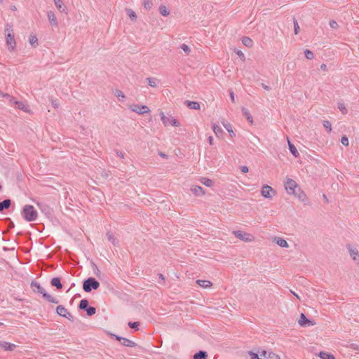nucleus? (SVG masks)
I'll return each mask as SVG.
<instances>
[{
    "label": "nucleus",
    "mask_w": 359,
    "mask_h": 359,
    "mask_svg": "<svg viewBox=\"0 0 359 359\" xmlns=\"http://www.w3.org/2000/svg\"><path fill=\"white\" fill-rule=\"evenodd\" d=\"M55 6L61 13H65L67 11V8L63 5L62 0H53Z\"/></svg>",
    "instance_id": "20"
},
{
    "label": "nucleus",
    "mask_w": 359,
    "mask_h": 359,
    "mask_svg": "<svg viewBox=\"0 0 359 359\" xmlns=\"http://www.w3.org/2000/svg\"><path fill=\"white\" fill-rule=\"evenodd\" d=\"M261 356H264L265 358L268 356L269 352H267L265 350H262L261 352H259Z\"/></svg>",
    "instance_id": "52"
},
{
    "label": "nucleus",
    "mask_w": 359,
    "mask_h": 359,
    "mask_svg": "<svg viewBox=\"0 0 359 359\" xmlns=\"http://www.w3.org/2000/svg\"><path fill=\"white\" fill-rule=\"evenodd\" d=\"M237 55L242 60H245V56L244 55V53L241 51V50H238L237 51Z\"/></svg>",
    "instance_id": "51"
},
{
    "label": "nucleus",
    "mask_w": 359,
    "mask_h": 359,
    "mask_svg": "<svg viewBox=\"0 0 359 359\" xmlns=\"http://www.w3.org/2000/svg\"><path fill=\"white\" fill-rule=\"evenodd\" d=\"M285 188L287 194L294 195L301 201H304L306 199V194L294 180L287 178L285 182Z\"/></svg>",
    "instance_id": "1"
},
{
    "label": "nucleus",
    "mask_w": 359,
    "mask_h": 359,
    "mask_svg": "<svg viewBox=\"0 0 359 359\" xmlns=\"http://www.w3.org/2000/svg\"><path fill=\"white\" fill-rule=\"evenodd\" d=\"M323 124V126L327 129L328 133H330L332 131V124L329 121H324Z\"/></svg>",
    "instance_id": "45"
},
{
    "label": "nucleus",
    "mask_w": 359,
    "mask_h": 359,
    "mask_svg": "<svg viewBox=\"0 0 359 359\" xmlns=\"http://www.w3.org/2000/svg\"><path fill=\"white\" fill-rule=\"evenodd\" d=\"M161 119L163 123L167 126L168 124H171L173 126H179L180 123L176 118H171L167 117L163 112L161 114Z\"/></svg>",
    "instance_id": "6"
},
{
    "label": "nucleus",
    "mask_w": 359,
    "mask_h": 359,
    "mask_svg": "<svg viewBox=\"0 0 359 359\" xmlns=\"http://www.w3.org/2000/svg\"><path fill=\"white\" fill-rule=\"evenodd\" d=\"M241 170L243 173H246L248 172V168L245 165H243L241 167Z\"/></svg>",
    "instance_id": "53"
},
{
    "label": "nucleus",
    "mask_w": 359,
    "mask_h": 359,
    "mask_svg": "<svg viewBox=\"0 0 359 359\" xmlns=\"http://www.w3.org/2000/svg\"><path fill=\"white\" fill-rule=\"evenodd\" d=\"M52 104L55 108H57L59 106L56 100H52Z\"/></svg>",
    "instance_id": "59"
},
{
    "label": "nucleus",
    "mask_w": 359,
    "mask_h": 359,
    "mask_svg": "<svg viewBox=\"0 0 359 359\" xmlns=\"http://www.w3.org/2000/svg\"><path fill=\"white\" fill-rule=\"evenodd\" d=\"M22 215L27 222H34L36 219L38 213L33 205H25L22 208Z\"/></svg>",
    "instance_id": "3"
},
{
    "label": "nucleus",
    "mask_w": 359,
    "mask_h": 359,
    "mask_svg": "<svg viewBox=\"0 0 359 359\" xmlns=\"http://www.w3.org/2000/svg\"><path fill=\"white\" fill-rule=\"evenodd\" d=\"M330 26L332 29H337L338 27H339L337 22L335 20H333L330 21Z\"/></svg>",
    "instance_id": "49"
},
{
    "label": "nucleus",
    "mask_w": 359,
    "mask_h": 359,
    "mask_svg": "<svg viewBox=\"0 0 359 359\" xmlns=\"http://www.w3.org/2000/svg\"><path fill=\"white\" fill-rule=\"evenodd\" d=\"M262 86L263 87V88L266 90H269L271 88L269 86L265 85L264 83H262Z\"/></svg>",
    "instance_id": "60"
},
{
    "label": "nucleus",
    "mask_w": 359,
    "mask_h": 359,
    "mask_svg": "<svg viewBox=\"0 0 359 359\" xmlns=\"http://www.w3.org/2000/svg\"><path fill=\"white\" fill-rule=\"evenodd\" d=\"M318 355L321 359H336L332 354L323 351L320 352Z\"/></svg>",
    "instance_id": "30"
},
{
    "label": "nucleus",
    "mask_w": 359,
    "mask_h": 359,
    "mask_svg": "<svg viewBox=\"0 0 359 359\" xmlns=\"http://www.w3.org/2000/svg\"><path fill=\"white\" fill-rule=\"evenodd\" d=\"M15 104L18 105V108L24 111H28V108H29V106L24 104L23 102H15Z\"/></svg>",
    "instance_id": "35"
},
{
    "label": "nucleus",
    "mask_w": 359,
    "mask_h": 359,
    "mask_svg": "<svg viewBox=\"0 0 359 359\" xmlns=\"http://www.w3.org/2000/svg\"><path fill=\"white\" fill-rule=\"evenodd\" d=\"M338 109L341 111L343 114H346L348 113V110L346 108L343 102H338Z\"/></svg>",
    "instance_id": "39"
},
{
    "label": "nucleus",
    "mask_w": 359,
    "mask_h": 359,
    "mask_svg": "<svg viewBox=\"0 0 359 359\" xmlns=\"http://www.w3.org/2000/svg\"><path fill=\"white\" fill-rule=\"evenodd\" d=\"M130 109L139 114H143L149 111V109L146 105L133 104L130 107Z\"/></svg>",
    "instance_id": "8"
},
{
    "label": "nucleus",
    "mask_w": 359,
    "mask_h": 359,
    "mask_svg": "<svg viewBox=\"0 0 359 359\" xmlns=\"http://www.w3.org/2000/svg\"><path fill=\"white\" fill-rule=\"evenodd\" d=\"M320 69L323 70V71H326L327 70V66L325 64H322L320 65Z\"/></svg>",
    "instance_id": "61"
},
{
    "label": "nucleus",
    "mask_w": 359,
    "mask_h": 359,
    "mask_svg": "<svg viewBox=\"0 0 359 359\" xmlns=\"http://www.w3.org/2000/svg\"><path fill=\"white\" fill-rule=\"evenodd\" d=\"M196 283L202 287L208 288L212 286V283L206 280H198Z\"/></svg>",
    "instance_id": "27"
},
{
    "label": "nucleus",
    "mask_w": 359,
    "mask_h": 359,
    "mask_svg": "<svg viewBox=\"0 0 359 359\" xmlns=\"http://www.w3.org/2000/svg\"><path fill=\"white\" fill-rule=\"evenodd\" d=\"M31 287L32 288L33 292L36 293H39L43 289V287L40 283L36 281H32Z\"/></svg>",
    "instance_id": "19"
},
{
    "label": "nucleus",
    "mask_w": 359,
    "mask_h": 359,
    "mask_svg": "<svg viewBox=\"0 0 359 359\" xmlns=\"http://www.w3.org/2000/svg\"><path fill=\"white\" fill-rule=\"evenodd\" d=\"M242 111L243 115L246 117L247 120L250 122L251 123H253L252 116H251L250 113L249 112L248 109H247L245 107L242 108Z\"/></svg>",
    "instance_id": "31"
},
{
    "label": "nucleus",
    "mask_w": 359,
    "mask_h": 359,
    "mask_svg": "<svg viewBox=\"0 0 359 359\" xmlns=\"http://www.w3.org/2000/svg\"><path fill=\"white\" fill-rule=\"evenodd\" d=\"M348 249L349 251L350 256L352 257V259L357 262L359 261V253L357 249L352 248L351 245H348Z\"/></svg>",
    "instance_id": "15"
},
{
    "label": "nucleus",
    "mask_w": 359,
    "mask_h": 359,
    "mask_svg": "<svg viewBox=\"0 0 359 359\" xmlns=\"http://www.w3.org/2000/svg\"><path fill=\"white\" fill-rule=\"evenodd\" d=\"M112 337H114L116 340H118V341H121V339H122V337H119L116 334H112Z\"/></svg>",
    "instance_id": "56"
},
{
    "label": "nucleus",
    "mask_w": 359,
    "mask_h": 359,
    "mask_svg": "<svg viewBox=\"0 0 359 359\" xmlns=\"http://www.w3.org/2000/svg\"><path fill=\"white\" fill-rule=\"evenodd\" d=\"M148 85L151 87H156V79L155 78H147V79Z\"/></svg>",
    "instance_id": "42"
},
{
    "label": "nucleus",
    "mask_w": 359,
    "mask_h": 359,
    "mask_svg": "<svg viewBox=\"0 0 359 359\" xmlns=\"http://www.w3.org/2000/svg\"><path fill=\"white\" fill-rule=\"evenodd\" d=\"M39 294H42V297L44 298V299L48 302L53 303V304H58L59 300L47 293L45 290V289L43 287L41 292H39Z\"/></svg>",
    "instance_id": "9"
},
{
    "label": "nucleus",
    "mask_w": 359,
    "mask_h": 359,
    "mask_svg": "<svg viewBox=\"0 0 359 359\" xmlns=\"http://www.w3.org/2000/svg\"><path fill=\"white\" fill-rule=\"evenodd\" d=\"M88 301L86 299H81L79 304V309L86 311L87 316H91L96 312V309L93 306H89Z\"/></svg>",
    "instance_id": "5"
},
{
    "label": "nucleus",
    "mask_w": 359,
    "mask_h": 359,
    "mask_svg": "<svg viewBox=\"0 0 359 359\" xmlns=\"http://www.w3.org/2000/svg\"><path fill=\"white\" fill-rule=\"evenodd\" d=\"M0 346L5 351H13L15 348L16 345L6 341H0Z\"/></svg>",
    "instance_id": "14"
},
{
    "label": "nucleus",
    "mask_w": 359,
    "mask_h": 359,
    "mask_svg": "<svg viewBox=\"0 0 359 359\" xmlns=\"http://www.w3.org/2000/svg\"><path fill=\"white\" fill-rule=\"evenodd\" d=\"M47 17H48V19L51 25H53L55 27H57L58 26L57 20L53 11H48Z\"/></svg>",
    "instance_id": "12"
},
{
    "label": "nucleus",
    "mask_w": 359,
    "mask_h": 359,
    "mask_svg": "<svg viewBox=\"0 0 359 359\" xmlns=\"http://www.w3.org/2000/svg\"><path fill=\"white\" fill-rule=\"evenodd\" d=\"M116 154L122 158H124V154L122 151H116Z\"/></svg>",
    "instance_id": "57"
},
{
    "label": "nucleus",
    "mask_w": 359,
    "mask_h": 359,
    "mask_svg": "<svg viewBox=\"0 0 359 359\" xmlns=\"http://www.w3.org/2000/svg\"><path fill=\"white\" fill-rule=\"evenodd\" d=\"M106 236H107L108 241L109 242H111L114 245H116V244H118V241H117L116 238L114 236V235L113 234V233H111V231H108V232H107Z\"/></svg>",
    "instance_id": "23"
},
{
    "label": "nucleus",
    "mask_w": 359,
    "mask_h": 359,
    "mask_svg": "<svg viewBox=\"0 0 359 359\" xmlns=\"http://www.w3.org/2000/svg\"><path fill=\"white\" fill-rule=\"evenodd\" d=\"M293 22H294V34H297L299 32L300 28L298 25L297 20L295 18H293Z\"/></svg>",
    "instance_id": "43"
},
{
    "label": "nucleus",
    "mask_w": 359,
    "mask_h": 359,
    "mask_svg": "<svg viewBox=\"0 0 359 359\" xmlns=\"http://www.w3.org/2000/svg\"><path fill=\"white\" fill-rule=\"evenodd\" d=\"M299 324L303 327H310L316 325V322L311 320L306 317L304 313H301L300 318L299 319Z\"/></svg>",
    "instance_id": "7"
},
{
    "label": "nucleus",
    "mask_w": 359,
    "mask_h": 359,
    "mask_svg": "<svg viewBox=\"0 0 359 359\" xmlns=\"http://www.w3.org/2000/svg\"><path fill=\"white\" fill-rule=\"evenodd\" d=\"M114 95L119 100H123L125 98L123 93L118 89L115 90Z\"/></svg>",
    "instance_id": "38"
},
{
    "label": "nucleus",
    "mask_w": 359,
    "mask_h": 359,
    "mask_svg": "<svg viewBox=\"0 0 359 359\" xmlns=\"http://www.w3.org/2000/svg\"><path fill=\"white\" fill-rule=\"evenodd\" d=\"M143 6L144 8L147 10H149L153 6V1L152 0H144L143 1Z\"/></svg>",
    "instance_id": "36"
},
{
    "label": "nucleus",
    "mask_w": 359,
    "mask_h": 359,
    "mask_svg": "<svg viewBox=\"0 0 359 359\" xmlns=\"http://www.w3.org/2000/svg\"><path fill=\"white\" fill-rule=\"evenodd\" d=\"M273 192L275 194V191L269 185H264L262 188V196L265 198H271L272 196L270 194V192Z\"/></svg>",
    "instance_id": "10"
},
{
    "label": "nucleus",
    "mask_w": 359,
    "mask_h": 359,
    "mask_svg": "<svg viewBox=\"0 0 359 359\" xmlns=\"http://www.w3.org/2000/svg\"><path fill=\"white\" fill-rule=\"evenodd\" d=\"M9 100V102L12 104H15V102H17L15 98L10 95V97L8 98Z\"/></svg>",
    "instance_id": "58"
},
{
    "label": "nucleus",
    "mask_w": 359,
    "mask_h": 359,
    "mask_svg": "<svg viewBox=\"0 0 359 359\" xmlns=\"http://www.w3.org/2000/svg\"><path fill=\"white\" fill-rule=\"evenodd\" d=\"M191 191L196 196H203L205 194V191H204L203 189L200 186H197V185L192 186L191 188Z\"/></svg>",
    "instance_id": "13"
},
{
    "label": "nucleus",
    "mask_w": 359,
    "mask_h": 359,
    "mask_svg": "<svg viewBox=\"0 0 359 359\" xmlns=\"http://www.w3.org/2000/svg\"><path fill=\"white\" fill-rule=\"evenodd\" d=\"M287 143H288L289 150L291 152V154L294 157H298L299 154L297 149H296L295 146L292 143H291V142L290 141V140L288 138H287Z\"/></svg>",
    "instance_id": "18"
},
{
    "label": "nucleus",
    "mask_w": 359,
    "mask_h": 359,
    "mask_svg": "<svg viewBox=\"0 0 359 359\" xmlns=\"http://www.w3.org/2000/svg\"><path fill=\"white\" fill-rule=\"evenodd\" d=\"M230 97H231V100L233 102H235V98H234V93L233 92H231L230 93Z\"/></svg>",
    "instance_id": "62"
},
{
    "label": "nucleus",
    "mask_w": 359,
    "mask_h": 359,
    "mask_svg": "<svg viewBox=\"0 0 359 359\" xmlns=\"http://www.w3.org/2000/svg\"><path fill=\"white\" fill-rule=\"evenodd\" d=\"M186 106L191 109H200V104L198 102L186 100L184 102Z\"/></svg>",
    "instance_id": "17"
},
{
    "label": "nucleus",
    "mask_w": 359,
    "mask_h": 359,
    "mask_svg": "<svg viewBox=\"0 0 359 359\" xmlns=\"http://www.w3.org/2000/svg\"><path fill=\"white\" fill-rule=\"evenodd\" d=\"M341 144L343 145L348 146V137L346 135L342 136V137L341 139Z\"/></svg>",
    "instance_id": "47"
},
{
    "label": "nucleus",
    "mask_w": 359,
    "mask_h": 359,
    "mask_svg": "<svg viewBox=\"0 0 359 359\" xmlns=\"http://www.w3.org/2000/svg\"><path fill=\"white\" fill-rule=\"evenodd\" d=\"M0 96L1 97H6V98H8L10 97V95L8 94V93H4L3 92H0Z\"/></svg>",
    "instance_id": "55"
},
{
    "label": "nucleus",
    "mask_w": 359,
    "mask_h": 359,
    "mask_svg": "<svg viewBox=\"0 0 359 359\" xmlns=\"http://www.w3.org/2000/svg\"><path fill=\"white\" fill-rule=\"evenodd\" d=\"M208 357V353L204 351H199L194 355V359H205Z\"/></svg>",
    "instance_id": "26"
},
{
    "label": "nucleus",
    "mask_w": 359,
    "mask_h": 359,
    "mask_svg": "<svg viewBox=\"0 0 359 359\" xmlns=\"http://www.w3.org/2000/svg\"><path fill=\"white\" fill-rule=\"evenodd\" d=\"M200 182L204 184L205 186L206 187H210L213 185V182L212 180L210 179H208V178H205V177H202L201 180H200Z\"/></svg>",
    "instance_id": "33"
},
{
    "label": "nucleus",
    "mask_w": 359,
    "mask_h": 359,
    "mask_svg": "<svg viewBox=\"0 0 359 359\" xmlns=\"http://www.w3.org/2000/svg\"><path fill=\"white\" fill-rule=\"evenodd\" d=\"M11 205V201L10 199H5L0 202V212H2L5 209H8Z\"/></svg>",
    "instance_id": "21"
},
{
    "label": "nucleus",
    "mask_w": 359,
    "mask_h": 359,
    "mask_svg": "<svg viewBox=\"0 0 359 359\" xmlns=\"http://www.w3.org/2000/svg\"><path fill=\"white\" fill-rule=\"evenodd\" d=\"M126 11L131 20L134 21L137 19L136 13L132 9H126Z\"/></svg>",
    "instance_id": "37"
},
{
    "label": "nucleus",
    "mask_w": 359,
    "mask_h": 359,
    "mask_svg": "<svg viewBox=\"0 0 359 359\" xmlns=\"http://www.w3.org/2000/svg\"><path fill=\"white\" fill-rule=\"evenodd\" d=\"M100 287V283L93 277H89L83 283V289L86 292H90L93 290H97Z\"/></svg>",
    "instance_id": "4"
},
{
    "label": "nucleus",
    "mask_w": 359,
    "mask_h": 359,
    "mask_svg": "<svg viewBox=\"0 0 359 359\" xmlns=\"http://www.w3.org/2000/svg\"><path fill=\"white\" fill-rule=\"evenodd\" d=\"M249 355H250L251 359H261L259 358L257 353H255L252 351H249Z\"/></svg>",
    "instance_id": "50"
},
{
    "label": "nucleus",
    "mask_w": 359,
    "mask_h": 359,
    "mask_svg": "<svg viewBox=\"0 0 359 359\" xmlns=\"http://www.w3.org/2000/svg\"><path fill=\"white\" fill-rule=\"evenodd\" d=\"M121 344L127 347H135L136 346L135 342L125 337L122 338Z\"/></svg>",
    "instance_id": "22"
},
{
    "label": "nucleus",
    "mask_w": 359,
    "mask_h": 359,
    "mask_svg": "<svg viewBox=\"0 0 359 359\" xmlns=\"http://www.w3.org/2000/svg\"><path fill=\"white\" fill-rule=\"evenodd\" d=\"M158 277H159V278H160V279H161L162 280H165V277H164V276H163V274H161V273H159V274H158Z\"/></svg>",
    "instance_id": "64"
},
{
    "label": "nucleus",
    "mask_w": 359,
    "mask_h": 359,
    "mask_svg": "<svg viewBox=\"0 0 359 359\" xmlns=\"http://www.w3.org/2000/svg\"><path fill=\"white\" fill-rule=\"evenodd\" d=\"M212 129H213L214 133H215V135L217 137H220L223 133L222 129L219 126H217L216 124H214L212 126Z\"/></svg>",
    "instance_id": "34"
},
{
    "label": "nucleus",
    "mask_w": 359,
    "mask_h": 359,
    "mask_svg": "<svg viewBox=\"0 0 359 359\" xmlns=\"http://www.w3.org/2000/svg\"><path fill=\"white\" fill-rule=\"evenodd\" d=\"M233 234L235 236L242 241H250L251 239L250 238V235L249 233L243 232L242 231H233Z\"/></svg>",
    "instance_id": "11"
},
{
    "label": "nucleus",
    "mask_w": 359,
    "mask_h": 359,
    "mask_svg": "<svg viewBox=\"0 0 359 359\" xmlns=\"http://www.w3.org/2000/svg\"><path fill=\"white\" fill-rule=\"evenodd\" d=\"M275 241H276V244L278 245L280 247H282V248H287L288 247L287 242L282 238L276 237V238H275Z\"/></svg>",
    "instance_id": "24"
},
{
    "label": "nucleus",
    "mask_w": 359,
    "mask_h": 359,
    "mask_svg": "<svg viewBox=\"0 0 359 359\" xmlns=\"http://www.w3.org/2000/svg\"><path fill=\"white\" fill-rule=\"evenodd\" d=\"M158 155L163 158H168V157L167 154L163 153L162 151H158Z\"/></svg>",
    "instance_id": "54"
},
{
    "label": "nucleus",
    "mask_w": 359,
    "mask_h": 359,
    "mask_svg": "<svg viewBox=\"0 0 359 359\" xmlns=\"http://www.w3.org/2000/svg\"><path fill=\"white\" fill-rule=\"evenodd\" d=\"M140 325V323L139 322H129L128 323V326L130 327V328H133V329H136L137 330L138 329V326Z\"/></svg>",
    "instance_id": "46"
},
{
    "label": "nucleus",
    "mask_w": 359,
    "mask_h": 359,
    "mask_svg": "<svg viewBox=\"0 0 359 359\" xmlns=\"http://www.w3.org/2000/svg\"><path fill=\"white\" fill-rule=\"evenodd\" d=\"M29 43L32 46H36L38 45V39L36 36H30L29 37Z\"/></svg>",
    "instance_id": "41"
},
{
    "label": "nucleus",
    "mask_w": 359,
    "mask_h": 359,
    "mask_svg": "<svg viewBox=\"0 0 359 359\" xmlns=\"http://www.w3.org/2000/svg\"><path fill=\"white\" fill-rule=\"evenodd\" d=\"M180 48L183 50V51L187 54L189 55L191 53L190 48L185 43H183L180 46Z\"/></svg>",
    "instance_id": "44"
},
{
    "label": "nucleus",
    "mask_w": 359,
    "mask_h": 359,
    "mask_svg": "<svg viewBox=\"0 0 359 359\" xmlns=\"http://www.w3.org/2000/svg\"><path fill=\"white\" fill-rule=\"evenodd\" d=\"M305 57L309 60H312L314 57V54L310 50L306 49L304 50Z\"/></svg>",
    "instance_id": "40"
},
{
    "label": "nucleus",
    "mask_w": 359,
    "mask_h": 359,
    "mask_svg": "<svg viewBox=\"0 0 359 359\" xmlns=\"http://www.w3.org/2000/svg\"><path fill=\"white\" fill-rule=\"evenodd\" d=\"M67 309L65 308L62 305H59L56 308L57 314L62 317L65 316V314L67 313Z\"/></svg>",
    "instance_id": "25"
},
{
    "label": "nucleus",
    "mask_w": 359,
    "mask_h": 359,
    "mask_svg": "<svg viewBox=\"0 0 359 359\" xmlns=\"http://www.w3.org/2000/svg\"><path fill=\"white\" fill-rule=\"evenodd\" d=\"M50 285L53 287H55L57 290H61L62 288V284L61 283V279L59 277H54L50 280Z\"/></svg>",
    "instance_id": "16"
},
{
    "label": "nucleus",
    "mask_w": 359,
    "mask_h": 359,
    "mask_svg": "<svg viewBox=\"0 0 359 359\" xmlns=\"http://www.w3.org/2000/svg\"><path fill=\"white\" fill-rule=\"evenodd\" d=\"M242 43H243L244 46L248 48H250L253 46V41L250 38L247 36L243 37Z\"/></svg>",
    "instance_id": "29"
},
{
    "label": "nucleus",
    "mask_w": 359,
    "mask_h": 359,
    "mask_svg": "<svg viewBox=\"0 0 359 359\" xmlns=\"http://www.w3.org/2000/svg\"><path fill=\"white\" fill-rule=\"evenodd\" d=\"M63 317L67 318L69 320L72 322L74 320V316L69 311H67V313H66L65 316H64Z\"/></svg>",
    "instance_id": "48"
},
{
    "label": "nucleus",
    "mask_w": 359,
    "mask_h": 359,
    "mask_svg": "<svg viewBox=\"0 0 359 359\" xmlns=\"http://www.w3.org/2000/svg\"><path fill=\"white\" fill-rule=\"evenodd\" d=\"M159 12L163 16H168L170 14L169 9L164 5H161Z\"/></svg>",
    "instance_id": "32"
},
{
    "label": "nucleus",
    "mask_w": 359,
    "mask_h": 359,
    "mask_svg": "<svg viewBox=\"0 0 359 359\" xmlns=\"http://www.w3.org/2000/svg\"><path fill=\"white\" fill-rule=\"evenodd\" d=\"M4 32L8 48L10 51H13L16 46L15 40L14 38L13 25L11 23L6 24Z\"/></svg>",
    "instance_id": "2"
},
{
    "label": "nucleus",
    "mask_w": 359,
    "mask_h": 359,
    "mask_svg": "<svg viewBox=\"0 0 359 359\" xmlns=\"http://www.w3.org/2000/svg\"><path fill=\"white\" fill-rule=\"evenodd\" d=\"M208 141H209V143H210V144H212L213 138H212V136H210V137H208Z\"/></svg>",
    "instance_id": "63"
},
{
    "label": "nucleus",
    "mask_w": 359,
    "mask_h": 359,
    "mask_svg": "<svg viewBox=\"0 0 359 359\" xmlns=\"http://www.w3.org/2000/svg\"><path fill=\"white\" fill-rule=\"evenodd\" d=\"M224 127L226 128V130L229 133V135L231 137H235L236 134L232 130L231 125L228 122H223L222 123Z\"/></svg>",
    "instance_id": "28"
}]
</instances>
